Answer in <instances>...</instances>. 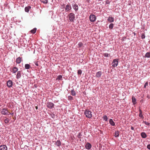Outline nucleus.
Returning <instances> with one entry per match:
<instances>
[{
  "label": "nucleus",
  "mask_w": 150,
  "mask_h": 150,
  "mask_svg": "<svg viewBox=\"0 0 150 150\" xmlns=\"http://www.w3.org/2000/svg\"><path fill=\"white\" fill-rule=\"evenodd\" d=\"M4 122L6 123H8L9 122V120L7 119H5Z\"/></svg>",
  "instance_id": "nucleus-38"
},
{
  "label": "nucleus",
  "mask_w": 150,
  "mask_h": 150,
  "mask_svg": "<svg viewBox=\"0 0 150 150\" xmlns=\"http://www.w3.org/2000/svg\"><path fill=\"white\" fill-rule=\"evenodd\" d=\"M22 61V58L19 57L16 59V62L17 64H20Z\"/></svg>",
  "instance_id": "nucleus-11"
},
{
  "label": "nucleus",
  "mask_w": 150,
  "mask_h": 150,
  "mask_svg": "<svg viewBox=\"0 0 150 150\" xmlns=\"http://www.w3.org/2000/svg\"><path fill=\"white\" fill-rule=\"evenodd\" d=\"M139 117H141L142 118H144V117L143 116L142 113H139Z\"/></svg>",
  "instance_id": "nucleus-36"
},
{
  "label": "nucleus",
  "mask_w": 150,
  "mask_h": 150,
  "mask_svg": "<svg viewBox=\"0 0 150 150\" xmlns=\"http://www.w3.org/2000/svg\"><path fill=\"white\" fill-rule=\"evenodd\" d=\"M148 86V82H146L144 84V88H146V87L147 86Z\"/></svg>",
  "instance_id": "nucleus-34"
},
{
  "label": "nucleus",
  "mask_w": 150,
  "mask_h": 150,
  "mask_svg": "<svg viewBox=\"0 0 150 150\" xmlns=\"http://www.w3.org/2000/svg\"><path fill=\"white\" fill-rule=\"evenodd\" d=\"M91 147V144L89 143H86V144L85 145V147L86 148L88 149H90Z\"/></svg>",
  "instance_id": "nucleus-9"
},
{
  "label": "nucleus",
  "mask_w": 150,
  "mask_h": 150,
  "mask_svg": "<svg viewBox=\"0 0 150 150\" xmlns=\"http://www.w3.org/2000/svg\"><path fill=\"white\" fill-rule=\"evenodd\" d=\"M35 64L37 66H39V64L38 63V62H35Z\"/></svg>",
  "instance_id": "nucleus-39"
},
{
  "label": "nucleus",
  "mask_w": 150,
  "mask_h": 150,
  "mask_svg": "<svg viewBox=\"0 0 150 150\" xmlns=\"http://www.w3.org/2000/svg\"><path fill=\"white\" fill-rule=\"evenodd\" d=\"M132 100L133 104L135 105L137 103L136 99L133 96L132 97Z\"/></svg>",
  "instance_id": "nucleus-19"
},
{
  "label": "nucleus",
  "mask_w": 150,
  "mask_h": 150,
  "mask_svg": "<svg viewBox=\"0 0 150 150\" xmlns=\"http://www.w3.org/2000/svg\"><path fill=\"white\" fill-rule=\"evenodd\" d=\"M78 45L79 46V47H81L82 46V45H83V44L81 42H79V44H78Z\"/></svg>",
  "instance_id": "nucleus-37"
},
{
  "label": "nucleus",
  "mask_w": 150,
  "mask_h": 150,
  "mask_svg": "<svg viewBox=\"0 0 150 150\" xmlns=\"http://www.w3.org/2000/svg\"><path fill=\"white\" fill-rule=\"evenodd\" d=\"M55 144L57 146L59 147L61 145V142L60 140H58L56 142Z\"/></svg>",
  "instance_id": "nucleus-16"
},
{
  "label": "nucleus",
  "mask_w": 150,
  "mask_h": 150,
  "mask_svg": "<svg viewBox=\"0 0 150 150\" xmlns=\"http://www.w3.org/2000/svg\"><path fill=\"white\" fill-rule=\"evenodd\" d=\"M71 94L73 96H74L76 95V93L73 90H72L71 91Z\"/></svg>",
  "instance_id": "nucleus-30"
},
{
  "label": "nucleus",
  "mask_w": 150,
  "mask_h": 150,
  "mask_svg": "<svg viewBox=\"0 0 150 150\" xmlns=\"http://www.w3.org/2000/svg\"><path fill=\"white\" fill-rule=\"evenodd\" d=\"M31 6H28L26 7L25 8V12H28L29 11L30 9L31 8Z\"/></svg>",
  "instance_id": "nucleus-18"
},
{
  "label": "nucleus",
  "mask_w": 150,
  "mask_h": 150,
  "mask_svg": "<svg viewBox=\"0 0 150 150\" xmlns=\"http://www.w3.org/2000/svg\"><path fill=\"white\" fill-rule=\"evenodd\" d=\"M134 127H133L132 126L131 127V129H132V130H134Z\"/></svg>",
  "instance_id": "nucleus-42"
},
{
  "label": "nucleus",
  "mask_w": 150,
  "mask_h": 150,
  "mask_svg": "<svg viewBox=\"0 0 150 150\" xmlns=\"http://www.w3.org/2000/svg\"><path fill=\"white\" fill-rule=\"evenodd\" d=\"M7 147L5 145H2L0 146V150H7Z\"/></svg>",
  "instance_id": "nucleus-8"
},
{
  "label": "nucleus",
  "mask_w": 150,
  "mask_h": 150,
  "mask_svg": "<svg viewBox=\"0 0 150 150\" xmlns=\"http://www.w3.org/2000/svg\"><path fill=\"white\" fill-rule=\"evenodd\" d=\"M25 68L26 69H28L30 67V65L28 64H26L25 65Z\"/></svg>",
  "instance_id": "nucleus-24"
},
{
  "label": "nucleus",
  "mask_w": 150,
  "mask_h": 150,
  "mask_svg": "<svg viewBox=\"0 0 150 150\" xmlns=\"http://www.w3.org/2000/svg\"><path fill=\"white\" fill-rule=\"evenodd\" d=\"M104 120L105 121H107L108 119V117L106 115H104L103 116Z\"/></svg>",
  "instance_id": "nucleus-33"
},
{
  "label": "nucleus",
  "mask_w": 150,
  "mask_h": 150,
  "mask_svg": "<svg viewBox=\"0 0 150 150\" xmlns=\"http://www.w3.org/2000/svg\"><path fill=\"white\" fill-rule=\"evenodd\" d=\"M114 18L109 16L108 18V21L110 22V23H112L114 21Z\"/></svg>",
  "instance_id": "nucleus-15"
},
{
  "label": "nucleus",
  "mask_w": 150,
  "mask_h": 150,
  "mask_svg": "<svg viewBox=\"0 0 150 150\" xmlns=\"http://www.w3.org/2000/svg\"><path fill=\"white\" fill-rule=\"evenodd\" d=\"M103 55L104 56L106 57H108L110 56V54L108 53H105L103 54Z\"/></svg>",
  "instance_id": "nucleus-26"
},
{
  "label": "nucleus",
  "mask_w": 150,
  "mask_h": 150,
  "mask_svg": "<svg viewBox=\"0 0 150 150\" xmlns=\"http://www.w3.org/2000/svg\"><path fill=\"white\" fill-rule=\"evenodd\" d=\"M81 136H82V135L80 133H79L78 134L77 136L78 138H81Z\"/></svg>",
  "instance_id": "nucleus-35"
},
{
  "label": "nucleus",
  "mask_w": 150,
  "mask_h": 150,
  "mask_svg": "<svg viewBox=\"0 0 150 150\" xmlns=\"http://www.w3.org/2000/svg\"><path fill=\"white\" fill-rule=\"evenodd\" d=\"M118 64V61L117 59H114L112 63V66L114 67H116Z\"/></svg>",
  "instance_id": "nucleus-4"
},
{
  "label": "nucleus",
  "mask_w": 150,
  "mask_h": 150,
  "mask_svg": "<svg viewBox=\"0 0 150 150\" xmlns=\"http://www.w3.org/2000/svg\"><path fill=\"white\" fill-rule=\"evenodd\" d=\"M72 6L74 9L76 11L78 9V5L76 4H72Z\"/></svg>",
  "instance_id": "nucleus-12"
},
{
  "label": "nucleus",
  "mask_w": 150,
  "mask_h": 150,
  "mask_svg": "<svg viewBox=\"0 0 150 150\" xmlns=\"http://www.w3.org/2000/svg\"><path fill=\"white\" fill-rule=\"evenodd\" d=\"M1 113L3 115H8V113H9L7 109L6 108H3L1 110Z\"/></svg>",
  "instance_id": "nucleus-3"
},
{
  "label": "nucleus",
  "mask_w": 150,
  "mask_h": 150,
  "mask_svg": "<svg viewBox=\"0 0 150 150\" xmlns=\"http://www.w3.org/2000/svg\"><path fill=\"white\" fill-rule=\"evenodd\" d=\"M62 76L61 75H60L58 76L57 78V79H58L59 80H61L62 79Z\"/></svg>",
  "instance_id": "nucleus-29"
},
{
  "label": "nucleus",
  "mask_w": 150,
  "mask_h": 150,
  "mask_svg": "<svg viewBox=\"0 0 150 150\" xmlns=\"http://www.w3.org/2000/svg\"><path fill=\"white\" fill-rule=\"evenodd\" d=\"M71 6L69 4H67L66 6L65 10L66 11H67L69 10H71Z\"/></svg>",
  "instance_id": "nucleus-10"
},
{
  "label": "nucleus",
  "mask_w": 150,
  "mask_h": 150,
  "mask_svg": "<svg viewBox=\"0 0 150 150\" xmlns=\"http://www.w3.org/2000/svg\"><path fill=\"white\" fill-rule=\"evenodd\" d=\"M143 123H144V124L146 125H147L148 126H150V123H149L147 122H146V121H143Z\"/></svg>",
  "instance_id": "nucleus-31"
},
{
  "label": "nucleus",
  "mask_w": 150,
  "mask_h": 150,
  "mask_svg": "<svg viewBox=\"0 0 150 150\" xmlns=\"http://www.w3.org/2000/svg\"><path fill=\"white\" fill-rule=\"evenodd\" d=\"M145 36H144V35H143L142 36V38H145Z\"/></svg>",
  "instance_id": "nucleus-43"
},
{
  "label": "nucleus",
  "mask_w": 150,
  "mask_h": 150,
  "mask_svg": "<svg viewBox=\"0 0 150 150\" xmlns=\"http://www.w3.org/2000/svg\"><path fill=\"white\" fill-rule=\"evenodd\" d=\"M84 114L86 117L88 118H91L92 117V112L88 110H86Z\"/></svg>",
  "instance_id": "nucleus-1"
},
{
  "label": "nucleus",
  "mask_w": 150,
  "mask_h": 150,
  "mask_svg": "<svg viewBox=\"0 0 150 150\" xmlns=\"http://www.w3.org/2000/svg\"><path fill=\"white\" fill-rule=\"evenodd\" d=\"M139 112H140L139 113H141H141H142V110H141L139 109Z\"/></svg>",
  "instance_id": "nucleus-41"
},
{
  "label": "nucleus",
  "mask_w": 150,
  "mask_h": 150,
  "mask_svg": "<svg viewBox=\"0 0 150 150\" xmlns=\"http://www.w3.org/2000/svg\"><path fill=\"white\" fill-rule=\"evenodd\" d=\"M141 135L143 138H145L146 137V135L145 132H142L141 134Z\"/></svg>",
  "instance_id": "nucleus-21"
},
{
  "label": "nucleus",
  "mask_w": 150,
  "mask_h": 150,
  "mask_svg": "<svg viewBox=\"0 0 150 150\" xmlns=\"http://www.w3.org/2000/svg\"><path fill=\"white\" fill-rule=\"evenodd\" d=\"M77 73L78 74L81 75L82 73V71L81 70L79 69L78 70Z\"/></svg>",
  "instance_id": "nucleus-32"
},
{
  "label": "nucleus",
  "mask_w": 150,
  "mask_h": 150,
  "mask_svg": "<svg viewBox=\"0 0 150 150\" xmlns=\"http://www.w3.org/2000/svg\"><path fill=\"white\" fill-rule=\"evenodd\" d=\"M102 75V72L101 71H99L96 74V76L98 78H100Z\"/></svg>",
  "instance_id": "nucleus-13"
},
{
  "label": "nucleus",
  "mask_w": 150,
  "mask_h": 150,
  "mask_svg": "<svg viewBox=\"0 0 150 150\" xmlns=\"http://www.w3.org/2000/svg\"><path fill=\"white\" fill-rule=\"evenodd\" d=\"M37 29L36 28H34L33 30H30V32L31 33L34 34L35 33Z\"/></svg>",
  "instance_id": "nucleus-23"
},
{
  "label": "nucleus",
  "mask_w": 150,
  "mask_h": 150,
  "mask_svg": "<svg viewBox=\"0 0 150 150\" xmlns=\"http://www.w3.org/2000/svg\"><path fill=\"white\" fill-rule=\"evenodd\" d=\"M36 109H37L38 108H37V107H36Z\"/></svg>",
  "instance_id": "nucleus-46"
},
{
  "label": "nucleus",
  "mask_w": 150,
  "mask_h": 150,
  "mask_svg": "<svg viewBox=\"0 0 150 150\" xmlns=\"http://www.w3.org/2000/svg\"><path fill=\"white\" fill-rule=\"evenodd\" d=\"M145 56L147 57H150V53L149 52H147L145 54Z\"/></svg>",
  "instance_id": "nucleus-25"
},
{
  "label": "nucleus",
  "mask_w": 150,
  "mask_h": 150,
  "mask_svg": "<svg viewBox=\"0 0 150 150\" xmlns=\"http://www.w3.org/2000/svg\"><path fill=\"white\" fill-rule=\"evenodd\" d=\"M7 85L9 88H11L13 86V82L11 80L8 81L7 83Z\"/></svg>",
  "instance_id": "nucleus-6"
},
{
  "label": "nucleus",
  "mask_w": 150,
  "mask_h": 150,
  "mask_svg": "<svg viewBox=\"0 0 150 150\" xmlns=\"http://www.w3.org/2000/svg\"><path fill=\"white\" fill-rule=\"evenodd\" d=\"M109 2H106V3L107 4H109Z\"/></svg>",
  "instance_id": "nucleus-45"
},
{
  "label": "nucleus",
  "mask_w": 150,
  "mask_h": 150,
  "mask_svg": "<svg viewBox=\"0 0 150 150\" xmlns=\"http://www.w3.org/2000/svg\"><path fill=\"white\" fill-rule=\"evenodd\" d=\"M42 2L45 4H47L48 3L47 0H41Z\"/></svg>",
  "instance_id": "nucleus-27"
},
{
  "label": "nucleus",
  "mask_w": 150,
  "mask_h": 150,
  "mask_svg": "<svg viewBox=\"0 0 150 150\" xmlns=\"http://www.w3.org/2000/svg\"><path fill=\"white\" fill-rule=\"evenodd\" d=\"M119 136V132L118 131H115L114 136L116 137H118Z\"/></svg>",
  "instance_id": "nucleus-22"
},
{
  "label": "nucleus",
  "mask_w": 150,
  "mask_h": 150,
  "mask_svg": "<svg viewBox=\"0 0 150 150\" xmlns=\"http://www.w3.org/2000/svg\"><path fill=\"white\" fill-rule=\"evenodd\" d=\"M69 19L70 21L74 22L75 18V15L73 13H70L68 15Z\"/></svg>",
  "instance_id": "nucleus-2"
},
{
  "label": "nucleus",
  "mask_w": 150,
  "mask_h": 150,
  "mask_svg": "<svg viewBox=\"0 0 150 150\" xmlns=\"http://www.w3.org/2000/svg\"><path fill=\"white\" fill-rule=\"evenodd\" d=\"M18 71V69L17 68L15 67L13 68V73H15L16 72H17Z\"/></svg>",
  "instance_id": "nucleus-20"
},
{
  "label": "nucleus",
  "mask_w": 150,
  "mask_h": 150,
  "mask_svg": "<svg viewBox=\"0 0 150 150\" xmlns=\"http://www.w3.org/2000/svg\"><path fill=\"white\" fill-rule=\"evenodd\" d=\"M109 122L111 125L113 126H114L115 125V122H114L112 119H110L109 121Z\"/></svg>",
  "instance_id": "nucleus-17"
},
{
  "label": "nucleus",
  "mask_w": 150,
  "mask_h": 150,
  "mask_svg": "<svg viewBox=\"0 0 150 150\" xmlns=\"http://www.w3.org/2000/svg\"><path fill=\"white\" fill-rule=\"evenodd\" d=\"M96 17L95 15H91L90 16V20L91 22H94L96 20Z\"/></svg>",
  "instance_id": "nucleus-7"
},
{
  "label": "nucleus",
  "mask_w": 150,
  "mask_h": 150,
  "mask_svg": "<svg viewBox=\"0 0 150 150\" xmlns=\"http://www.w3.org/2000/svg\"><path fill=\"white\" fill-rule=\"evenodd\" d=\"M21 76V71H18L16 76V78L17 79H18L20 78Z\"/></svg>",
  "instance_id": "nucleus-14"
},
{
  "label": "nucleus",
  "mask_w": 150,
  "mask_h": 150,
  "mask_svg": "<svg viewBox=\"0 0 150 150\" xmlns=\"http://www.w3.org/2000/svg\"><path fill=\"white\" fill-rule=\"evenodd\" d=\"M109 2H106V3L107 4H109Z\"/></svg>",
  "instance_id": "nucleus-44"
},
{
  "label": "nucleus",
  "mask_w": 150,
  "mask_h": 150,
  "mask_svg": "<svg viewBox=\"0 0 150 150\" xmlns=\"http://www.w3.org/2000/svg\"><path fill=\"white\" fill-rule=\"evenodd\" d=\"M54 104L52 102H48L47 104V107L50 109L52 108L54 106Z\"/></svg>",
  "instance_id": "nucleus-5"
},
{
  "label": "nucleus",
  "mask_w": 150,
  "mask_h": 150,
  "mask_svg": "<svg viewBox=\"0 0 150 150\" xmlns=\"http://www.w3.org/2000/svg\"><path fill=\"white\" fill-rule=\"evenodd\" d=\"M147 148L148 149H150V144H148V145H147Z\"/></svg>",
  "instance_id": "nucleus-40"
},
{
  "label": "nucleus",
  "mask_w": 150,
  "mask_h": 150,
  "mask_svg": "<svg viewBox=\"0 0 150 150\" xmlns=\"http://www.w3.org/2000/svg\"><path fill=\"white\" fill-rule=\"evenodd\" d=\"M113 27V23H111L109 26V28L110 29H112Z\"/></svg>",
  "instance_id": "nucleus-28"
}]
</instances>
